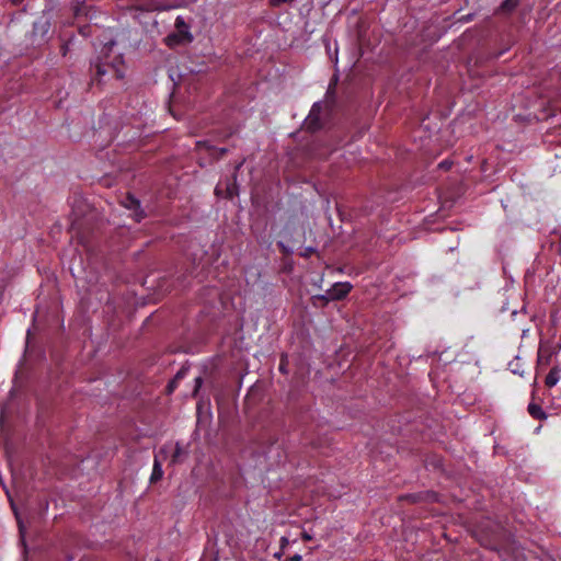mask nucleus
Returning a JSON list of instances; mask_svg holds the SVG:
<instances>
[{
  "mask_svg": "<svg viewBox=\"0 0 561 561\" xmlns=\"http://www.w3.org/2000/svg\"><path fill=\"white\" fill-rule=\"evenodd\" d=\"M123 58L121 55L115 56L108 60L107 56L98 58L96 61L91 64V84H102L107 78L123 79Z\"/></svg>",
  "mask_w": 561,
  "mask_h": 561,
  "instance_id": "f257e3e1",
  "label": "nucleus"
},
{
  "mask_svg": "<svg viewBox=\"0 0 561 561\" xmlns=\"http://www.w3.org/2000/svg\"><path fill=\"white\" fill-rule=\"evenodd\" d=\"M123 58L121 55L115 56L108 60L107 56L98 58L96 61L91 64V84H102L107 78L123 79Z\"/></svg>",
  "mask_w": 561,
  "mask_h": 561,
  "instance_id": "f03ea898",
  "label": "nucleus"
},
{
  "mask_svg": "<svg viewBox=\"0 0 561 561\" xmlns=\"http://www.w3.org/2000/svg\"><path fill=\"white\" fill-rule=\"evenodd\" d=\"M322 105L321 103H314L309 112V115L304 122V129L310 133L318 131L322 128L323 124L321 121Z\"/></svg>",
  "mask_w": 561,
  "mask_h": 561,
  "instance_id": "7ed1b4c3",
  "label": "nucleus"
},
{
  "mask_svg": "<svg viewBox=\"0 0 561 561\" xmlns=\"http://www.w3.org/2000/svg\"><path fill=\"white\" fill-rule=\"evenodd\" d=\"M123 206L134 211L133 216L137 222L141 221L146 217V213L140 207V202L131 194H127L123 201Z\"/></svg>",
  "mask_w": 561,
  "mask_h": 561,
  "instance_id": "20e7f679",
  "label": "nucleus"
},
{
  "mask_svg": "<svg viewBox=\"0 0 561 561\" xmlns=\"http://www.w3.org/2000/svg\"><path fill=\"white\" fill-rule=\"evenodd\" d=\"M352 288L353 286L348 282L335 283L330 289H328L329 298H333V300H341L350 294Z\"/></svg>",
  "mask_w": 561,
  "mask_h": 561,
  "instance_id": "39448f33",
  "label": "nucleus"
},
{
  "mask_svg": "<svg viewBox=\"0 0 561 561\" xmlns=\"http://www.w3.org/2000/svg\"><path fill=\"white\" fill-rule=\"evenodd\" d=\"M553 352L549 347H539L538 358H537V369L541 370L547 368L552 359Z\"/></svg>",
  "mask_w": 561,
  "mask_h": 561,
  "instance_id": "423d86ee",
  "label": "nucleus"
},
{
  "mask_svg": "<svg viewBox=\"0 0 561 561\" xmlns=\"http://www.w3.org/2000/svg\"><path fill=\"white\" fill-rule=\"evenodd\" d=\"M175 33L182 35L184 37V41H193V35L190 32V25L185 22V20L182 16H178L175 19Z\"/></svg>",
  "mask_w": 561,
  "mask_h": 561,
  "instance_id": "0eeeda50",
  "label": "nucleus"
},
{
  "mask_svg": "<svg viewBox=\"0 0 561 561\" xmlns=\"http://www.w3.org/2000/svg\"><path fill=\"white\" fill-rule=\"evenodd\" d=\"M560 375H561V368L557 365L553 366L545 378L546 387H548V388L554 387L560 379Z\"/></svg>",
  "mask_w": 561,
  "mask_h": 561,
  "instance_id": "6e6552de",
  "label": "nucleus"
},
{
  "mask_svg": "<svg viewBox=\"0 0 561 561\" xmlns=\"http://www.w3.org/2000/svg\"><path fill=\"white\" fill-rule=\"evenodd\" d=\"M162 477H163V470H162V466H161L160 455H158V456L154 457V462H153L152 473H151V477H150V482L154 483V482L161 480Z\"/></svg>",
  "mask_w": 561,
  "mask_h": 561,
  "instance_id": "1a4fd4ad",
  "label": "nucleus"
},
{
  "mask_svg": "<svg viewBox=\"0 0 561 561\" xmlns=\"http://www.w3.org/2000/svg\"><path fill=\"white\" fill-rule=\"evenodd\" d=\"M528 413L536 420H545L547 419L546 412L537 403H529L527 408Z\"/></svg>",
  "mask_w": 561,
  "mask_h": 561,
  "instance_id": "9d476101",
  "label": "nucleus"
},
{
  "mask_svg": "<svg viewBox=\"0 0 561 561\" xmlns=\"http://www.w3.org/2000/svg\"><path fill=\"white\" fill-rule=\"evenodd\" d=\"M165 43L169 47H174L181 44H187L188 42L184 41L182 35L174 32L165 37Z\"/></svg>",
  "mask_w": 561,
  "mask_h": 561,
  "instance_id": "9b49d317",
  "label": "nucleus"
},
{
  "mask_svg": "<svg viewBox=\"0 0 561 561\" xmlns=\"http://www.w3.org/2000/svg\"><path fill=\"white\" fill-rule=\"evenodd\" d=\"M519 1L520 0H504L500 5L499 11L504 13H511L517 8Z\"/></svg>",
  "mask_w": 561,
  "mask_h": 561,
  "instance_id": "f8f14e48",
  "label": "nucleus"
},
{
  "mask_svg": "<svg viewBox=\"0 0 561 561\" xmlns=\"http://www.w3.org/2000/svg\"><path fill=\"white\" fill-rule=\"evenodd\" d=\"M183 454V449L179 443H176L174 451L172 454L171 463H176L180 461V457Z\"/></svg>",
  "mask_w": 561,
  "mask_h": 561,
  "instance_id": "ddd939ff",
  "label": "nucleus"
},
{
  "mask_svg": "<svg viewBox=\"0 0 561 561\" xmlns=\"http://www.w3.org/2000/svg\"><path fill=\"white\" fill-rule=\"evenodd\" d=\"M199 145L202 146H205L207 148V150L209 151H216L218 152V154L220 157L225 156L227 152H228V149L227 148H216L214 146H210V145H207L206 142L202 144V142H198Z\"/></svg>",
  "mask_w": 561,
  "mask_h": 561,
  "instance_id": "4468645a",
  "label": "nucleus"
},
{
  "mask_svg": "<svg viewBox=\"0 0 561 561\" xmlns=\"http://www.w3.org/2000/svg\"><path fill=\"white\" fill-rule=\"evenodd\" d=\"M236 195H238V190H237L236 183L228 185L226 197L233 198Z\"/></svg>",
  "mask_w": 561,
  "mask_h": 561,
  "instance_id": "2eb2a0df",
  "label": "nucleus"
},
{
  "mask_svg": "<svg viewBox=\"0 0 561 561\" xmlns=\"http://www.w3.org/2000/svg\"><path fill=\"white\" fill-rule=\"evenodd\" d=\"M296 0H268V3H270L271 7L276 8V7H279L282 4L293 3Z\"/></svg>",
  "mask_w": 561,
  "mask_h": 561,
  "instance_id": "dca6fc26",
  "label": "nucleus"
},
{
  "mask_svg": "<svg viewBox=\"0 0 561 561\" xmlns=\"http://www.w3.org/2000/svg\"><path fill=\"white\" fill-rule=\"evenodd\" d=\"M313 300H320L323 302V305H327L330 300H333V298H329V290H327L324 295L314 296Z\"/></svg>",
  "mask_w": 561,
  "mask_h": 561,
  "instance_id": "f3484780",
  "label": "nucleus"
},
{
  "mask_svg": "<svg viewBox=\"0 0 561 561\" xmlns=\"http://www.w3.org/2000/svg\"><path fill=\"white\" fill-rule=\"evenodd\" d=\"M202 383H203V378L202 377H196L195 378V388H194V391H193V396L195 397L199 390V388L202 387Z\"/></svg>",
  "mask_w": 561,
  "mask_h": 561,
  "instance_id": "a211bd4d",
  "label": "nucleus"
},
{
  "mask_svg": "<svg viewBox=\"0 0 561 561\" xmlns=\"http://www.w3.org/2000/svg\"><path fill=\"white\" fill-rule=\"evenodd\" d=\"M289 545V540L286 537L280 538V549L284 550Z\"/></svg>",
  "mask_w": 561,
  "mask_h": 561,
  "instance_id": "6ab92c4d",
  "label": "nucleus"
},
{
  "mask_svg": "<svg viewBox=\"0 0 561 561\" xmlns=\"http://www.w3.org/2000/svg\"><path fill=\"white\" fill-rule=\"evenodd\" d=\"M450 165H451V163L448 162V161H443V162L439 163V168L446 169V170L449 169Z\"/></svg>",
  "mask_w": 561,
  "mask_h": 561,
  "instance_id": "aec40b11",
  "label": "nucleus"
},
{
  "mask_svg": "<svg viewBox=\"0 0 561 561\" xmlns=\"http://www.w3.org/2000/svg\"><path fill=\"white\" fill-rule=\"evenodd\" d=\"M301 560H302V557L298 553H296L289 558V561H301Z\"/></svg>",
  "mask_w": 561,
  "mask_h": 561,
  "instance_id": "412c9836",
  "label": "nucleus"
},
{
  "mask_svg": "<svg viewBox=\"0 0 561 561\" xmlns=\"http://www.w3.org/2000/svg\"><path fill=\"white\" fill-rule=\"evenodd\" d=\"M301 537H302V539H304L305 541H309V540H311V539H312V537H311L308 533H306V531H305V533H302Z\"/></svg>",
  "mask_w": 561,
  "mask_h": 561,
  "instance_id": "4be33fe9",
  "label": "nucleus"
},
{
  "mask_svg": "<svg viewBox=\"0 0 561 561\" xmlns=\"http://www.w3.org/2000/svg\"><path fill=\"white\" fill-rule=\"evenodd\" d=\"M404 499L411 501V502H415L416 501V495L414 494H409V495H405Z\"/></svg>",
  "mask_w": 561,
  "mask_h": 561,
  "instance_id": "5701e85b",
  "label": "nucleus"
},
{
  "mask_svg": "<svg viewBox=\"0 0 561 561\" xmlns=\"http://www.w3.org/2000/svg\"><path fill=\"white\" fill-rule=\"evenodd\" d=\"M283 554L284 550L280 549V551L274 553V558L279 560L283 557Z\"/></svg>",
  "mask_w": 561,
  "mask_h": 561,
  "instance_id": "b1692460",
  "label": "nucleus"
},
{
  "mask_svg": "<svg viewBox=\"0 0 561 561\" xmlns=\"http://www.w3.org/2000/svg\"><path fill=\"white\" fill-rule=\"evenodd\" d=\"M67 54V47H62V55L65 56Z\"/></svg>",
  "mask_w": 561,
  "mask_h": 561,
  "instance_id": "393cba45",
  "label": "nucleus"
},
{
  "mask_svg": "<svg viewBox=\"0 0 561 561\" xmlns=\"http://www.w3.org/2000/svg\"><path fill=\"white\" fill-rule=\"evenodd\" d=\"M242 165V162L239 163L237 167H236V171H238L240 169V167Z\"/></svg>",
  "mask_w": 561,
  "mask_h": 561,
  "instance_id": "a878e982",
  "label": "nucleus"
},
{
  "mask_svg": "<svg viewBox=\"0 0 561 561\" xmlns=\"http://www.w3.org/2000/svg\"><path fill=\"white\" fill-rule=\"evenodd\" d=\"M279 369H280L282 371H285V366L280 365V366H279Z\"/></svg>",
  "mask_w": 561,
  "mask_h": 561,
  "instance_id": "bb28decb",
  "label": "nucleus"
},
{
  "mask_svg": "<svg viewBox=\"0 0 561 561\" xmlns=\"http://www.w3.org/2000/svg\"><path fill=\"white\" fill-rule=\"evenodd\" d=\"M164 454V448L160 449V455Z\"/></svg>",
  "mask_w": 561,
  "mask_h": 561,
  "instance_id": "cd10ccee",
  "label": "nucleus"
},
{
  "mask_svg": "<svg viewBox=\"0 0 561 561\" xmlns=\"http://www.w3.org/2000/svg\"><path fill=\"white\" fill-rule=\"evenodd\" d=\"M285 561H289V559H286Z\"/></svg>",
  "mask_w": 561,
  "mask_h": 561,
  "instance_id": "c85d7f7f",
  "label": "nucleus"
},
{
  "mask_svg": "<svg viewBox=\"0 0 561 561\" xmlns=\"http://www.w3.org/2000/svg\"><path fill=\"white\" fill-rule=\"evenodd\" d=\"M560 112H561V108H560Z\"/></svg>",
  "mask_w": 561,
  "mask_h": 561,
  "instance_id": "c756f323",
  "label": "nucleus"
}]
</instances>
